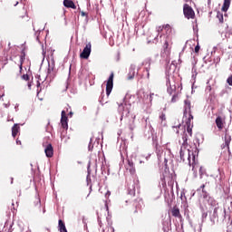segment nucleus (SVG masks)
I'll return each instance as SVG.
<instances>
[{"label":"nucleus","instance_id":"1","mask_svg":"<svg viewBox=\"0 0 232 232\" xmlns=\"http://www.w3.org/2000/svg\"><path fill=\"white\" fill-rule=\"evenodd\" d=\"M158 37L160 39L162 50L160 53L161 57H169L171 53V46H173V29L169 24L160 25L156 27Z\"/></svg>","mask_w":232,"mask_h":232},{"label":"nucleus","instance_id":"2","mask_svg":"<svg viewBox=\"0 0 232 232\" xmlns=\"http://www.w3.org/2000/svg\"><path fill=\"white\" fill-rule=\"evenodd\" d=\"M197 157H198V150L197 148L194 150H189L188 147H180L179 150V159L182 162H186V159L188 162V166L192 167V171L194 173V177H197V164H198V160H197Z\"/></svg>","mask_w":232,"mask_h":232},{"label":"nucleus","instance_id":"3","mask_svg":"<svg viewBox=\"0 0 232 232\" xmlns=\"http://www.w3.org/2000/svg\"><path fill=\"white\" fill-rule=\"evenodd\" d=\"M30 21V16H28V12L26 9L23 8L20 10L16 16L17 24H21L22 26H26V23Z\"/></svg>","mask_w":232,"mask_h":232},{"label":"nucleus","instance_id":"4","mask_svg":"<svg viewBox=\"0 0 232 232\" xmlns=\"http://www.w3.org/2000/svg\"><path fill=\"white\" fill-rule=\"evenodd\" d=\"M183 14L186 17V19H194L195 18V11H193V8L189 6V5L185 4L183 6Z\"/></svg>","mask_w":232,"mask_h":232},{"label":"nucleus","instance_id":"5","mask_svg":"<svg viewBox=\"0 0 232 232\" xmlns=\"http://www.w3.org/2000/svg\"><path fill=\"white\" fill-rule=\"evenodd\" d=\"M92 53V43H88L83 48L82 52L80 53L81 59H90Z\"/></svg>","mask_w":232,"mask_h":232},{"label":"nucleus","instance_id":"6","mask_svg":"<svg viewBox=\"0 0 232 232\" xmlns=\"http://www.w3.org/2000/svg\"><path fill=\"white\" fill-rule=\"evenodd\" d=\"M113 77H115V75L111 72L106 83L107 97H110V93H111V90H113Z\"/></svg>","mask_w":232,"mask_h":232},{"label":"nucleus","instance_id":"7","mask_svg":"<svg viewBox=\"0 0 232 232\" xmlns=\"http://www.w3.org/2000/svg\"><path fill=\"white\" fill-rule=\"evenodd\" d=\"M226 124V117L225 116H218L216 118V126L219 131L224 130V126Z\"/></svg>","mask_w":232,"mask_h":232},{"label":"nucleus","instance_id":"8","mask_svg":"<svg viewBox=\"0 0 232 232\" xmlns=\"http://www.w3.org/2000/svg\"><path fill=\"white\" fill-rule=\"evenodd\" d=\"M61 124L63 130L68 129V117L66 116V111H62Z\"/></svg>","mask_w":232,"mask_h":232},{"label":"nucleus","instance_id":"9","mask_svg":"<svg viewBox=\"0 0 232 232\" xmlns=\"http://www.w3.org/2000/svg\"><path fill=\"white\" fill-rule=\"evenodd\" d=\"M44 153L48 159H52V157H53V147L52 144L49 143L45 146Z\"/></svg>","mask_w":232,"mask_h":232},{"label":"nucleus","instance_id":"10","mask_svg":"<svg viewBox=\"0 0 232 232\" xmlns=\"http://www.w3.org/2000/svg\"><path fill=\"white\" fill-rule=\"evenodd\" d=\"M171 215L172 217H175V218H182V215L180 214V209L177 206H174L172 208Z\"/></svg>","mask_w":232,"mask_h":232},{"label":"nucleus","instance_id":"11","mask_svg":"<svg viewBox=\"0 0 232 232\" xmlns=\"http://www.w3.org/2000/svg\"><path fill=\"white\" fill-rule=\"evenodd\" d=\"M63 6L65 8H72V10H77V5L72 0H63Z\"/></svg>","mask_w":232,"mask_h":232},{"label":"nucleus","instance_id":"12","mask_svg":"<svg viewBox=\"0 0 232 232\" xmlns=\"http://www.w3.org/2000/svg\"><path fill=\"white\" fill-rule=\"evenodd\" d=\"M126 169L130 171V175H135V166L133 164V161L128 160V165L126 167Z\"/></svg>","mask_w":232,"mask_h":232},{"label":"nucleus","instance_id":"13","mask_svg":"<svg viewBox=\"0 0 232 232\" xmlns=\"http://www.w3.org/2000/svg\"><path fill=\"white\" fill-rule=\"evenodd\" d=\"M20 130H21V127L17 123H15L12 127V137H14V139H15V137H17V133H19Z\"/></svg>","mask_w":232,"mask_h":232},{"label":"nucleus","instance_id":"14","mask_svg":"<svg viewBox=\"0 0 232 232\" xmlns=\"http://www.w3.org/2000/svg\"><path fill=\"white\" fill-rule=\"evenodd\" d=\"M186 113H191V102L188 100L185 101L184 115H186Z\"/></svg>","mask_w":232,"mask_h":232},{"label":"nucleus","instance_id":"15","mask_svg":"<svg viewBox=\"0 0 232 232\" xmlns=\"http://www.w3.org/2000/svg\"><path fill=\"white\" fill-rule=\"evenodd\" d=\"M58 227L60 232H68V230L66 229V225H64L63 219H59Z\"/></svg>","mask_w":232,"mask_h":232},{"label":"nucleus","instance_id":"16","mask_svg":"<svg viewBox=\"0 0 232 232\" xmlns=\"http://www.w3.org/2000/svg\"><path fill=\"white\" fill-rule=\"evenodd\" d=\"M229 144H231V135L226 133L225 134V145H224V148L227 147V149L229 150Z\"/></svg>","mask_w":232,"mask_h":232},{"label":"nucleus","instance_id":"17","mask_svg":"<svg viewBox=\"0 0 232 232\" xmlns=\"http://www.w3.org/2000/svg\"><path fill=\"white\" fill-rule=\"evenodd\" d=\"M182 141L181 148H188V133H186V131H184L182 135Z\"/></svg>","mask_w":232,"mask_h":232},{"label":"nucleus","instance_id":"18","mask_svg":"<svg viewBox=\"0 0 232 232\" xmlns=\"http://www.w3.org/2000/svg\"><path fill=\"white\" fill-rule=\"evenodd\" d=\"M25 59H26V53H24V51H23L22 54L20 55V65H19L20 72H21V70H23V64H24Z\"/></svg>","mask_w":232,"mask_h":232},{"label":"nucleus","instance_id":"19","mask_svg":"<svg viewBox=\"0 0 232 232\" xmlns=\"http://www.w3.org/2000/svg\"><path fill=\"white\" fill-rule=\"evenodd\" d=\"M211 209L213 210L212 218H218V211H220L222 213V208H220V207H216Z\"/></svg>","mask_w":232,"mask_h":232},{"label":"nucleus","instance_id":"20","mask_svg":"<svg viewBox=\"0 0 232 232\" xmlns=\"http://www.w3.org/2000/svg\"><path fill=\"white\" fill-rule=\"evenodd\" d=\"M18 226L21 232H32V230H30V228L28 227V226L23 223L18 224Z\"/></svg>","mask_w":232,"mask_h":232},{"label":"nucleus","instance_id":"21","mask_svg":"<svg viewBox=\"0 0 232 232\" xmlns=\"http://www.w3.org/2000/svg\"><path fill=\"white\" fill-rule=\"evenodd\" d=\"M231 5V0H224V4L222 6V11L226 12L227 10H229V5Z\"/></svg>","mask_w":232,"mask_h":232},{"label":"nucleus","instance_id":"22","mask_svg":"<svg viewBox=\"0 0 232 232\" xmlns=\"http://www.w3.org/2000/svg\"><path fill=\"white\" fill-rule=\"evenodd\" d=\"M208 204H209V206H211V209H213V208H215L220 207V206L218 205V202H217V200H215V199H213V198L208 199Z\"/></svg>","mask_w":232,"mask_h":232},{"label":"nucleus","instance_id":"23","mask_svg":"<svg viewBox=\"0 0 232 232\" xmlns=\"http://www.w3.org/2000/svg\"><path fill=\"white\" fill-rule=\"evenodd\" d=\"M134 77H135V68L131 67L128 73V79L129 81H131V79H133Z\"/></svg>","mask_w":232,"mask_h":232},{"label":"nucleus","instance_id":"24","mask_svg":"<svg viewBox=\"0 0 232 232\" xmlns=\"http://www.w3.org/2000/svg\"><path fill=\"white\" fill-rule=\"evenodd\" d=\"M177 92V86L172 85L171 87H167V92L169 93L170 95H173Z\"/></svg>","mask_w":232,"mask_h":232},{"label":"nucleus","instance_id":"25","mask_svg":"<svg viewBox=\"0 0 232 232\" xmlns=\"http://www.w3.org/2000/svg\"><path fill=\"white\" fill-rule=\"evenodd\" d=\"M129 129L130 131H133L135 130V116L132 118L131 123L129 124Z\"/></svg>","mask_w":232,"mask_h":232},{"label":"nucleus","instance_id":"26","mask_svg":"<svg viewBox=\"0 0 232 232\" xmlns=\"http://www.w3.org/2000/svg\"><path fill=\"white\" fill-rule=\"evenodd\" d=\"M217 17L219 19V23H224V15L222 14L218 13Z\"/></svg>","mask_w":232,"mask_h":232},{"label":"nucleus","instance_id":"27","mask_svg":"<svg viewBox=\"0 0 232 232\" xmlns=\"http://www.w3.org/2000/svg\"><path fill=\"white\" fill-rule=\"evenodd\" d=\"M179 101V94H174L171 98V102H177Z\"/></svg>","mask_w":232,"mask_h":232},{"label":"nucleus","instance_id":"28","mask_svg":"<svg viewBox=\"0 0 232 232\" xmlns=\"http://www.w3.org/2000/svg\"><path fill=\"white\" fill-rule=\"evenodd\" d=\"M187 132L188 133L189 137H192L193 129L191 127H187Z\"/></svg>","mask_w":232,"mask_h":232},{"label":"nucleus","instance_id":"29","mask_svg":"<svg viewBox=\"0 0 232 232\" xmlns=\"http://www.w3.org/2000/svg\"><path fill=\"white\" fill-rule=\"evenodd\" d=\"M160 119L161 122H164V121H166V113L162 112L160 115Z\"/></svg>","mask_w":232,"mask_h":232},{"label":"nucleus","instance_id":"30","mask_svg":"<svg viewBox=\"0 0 232 232\" xmlns=\"http://www.w3.org/2000/svg\"><path fill=\"white\" fill-rule=\"evenodd\" d=\"M166 86H167V88H170L171 86H173V85H171V81L169 80V78H167Z\"/></svg>","mask_w":232,"mask_h":232},{"label":"nucleus","instance_id":"31","mask_svg":"<svg viewBox=\"0 0 232 232\" xmlns=\"http://www.w3.org/2000/svg\"><path fill=\"white\" fill-rule=\"evenodd\" d=\"M22 79H23L24 81H30V76H29L28 74H24V75L22 76Z\"/></svg>","mask_w":232,"mask_h":232},{"label":"nucleus","instance_id":"32","mask_svg":"<svg viewBox=\"0 0 232 232\" xmlns=\"http://www.w3.org/2000/svg\"><path fill=\"white\" fill-rule=\"evenodd\" d=\"M227 82L229 86H232V75H230L227 80Z\"/></svg>","mask_w":232,"mask_h":232},{"label":"nucleus","instance_id":"33","mask_svg":"<svg viewBox=\"0 0 232 232\" xmlns=\"http://www.w3.org/2000/svg\"><path fill=\"white\" fill-rule=\"evenodd\" d=\"M81 15H82V17H86V19H88V13L82 11Z\"/></svg>","mask_w":232,"mask_h":232},{"label":"nucleus","instance_id":"34","mask_svg":"<svg viewBox=\"0 0 232 232\" xmlns=\"http://www.w3.org/2000/svg\"><path fill=\"white\" fill-rule=\"evenodd\" d=\"M198 52H200V45H197L196 47H195V53H198Z\"/></svg>","mask_w":232,"mask_h":232},{"label":"nucleus","instance_id":"35","mask_svg":"<svg viewBox=\"0 0 232 232\" xmlns=\"http://www.w3.org/2000/svg\"><path fill=\"white\" fill-rule=\"evenodd\" d=\"M124 106H126V103H121V104H120V105H119V110H120V111L124 110Z\"/></svg>","mask_w":232,"mask_h":232},{"label":"nucleus","instance_id":"36","mask_svg":"<svg viewBox=\"0 0 232 232\" xmlns=\"http://www.w3.org/2000/svg\"><path fill=\"white\" fill-rule=\"evenodd\" d=\"M186 126H187V128L191 127V120H188V121H186Z\"/></svg>","mask_w":232,"mask_h":232},{"label":"nucleus","instance_id":"37","mask_svg":"<svg viewBox=\"0 0 232 232\" xmlns=\"http://www.w3.org/2000/svg\"><path fill=\"white\" fill-rule=\"evenodd\" d=\"M199 175L200 176L204 175V168L203 167L199 168Z\"/></svg>","mask_w":232,"mask_h":232},{"label":"nucleus","instance_id":"38","mask_svg":"<svg viewBox=\"0 0 232 232\" xmlns=\"http://www.w3.org/2000/svg\"><path fill=\"white\" fill-rule=\"evenodd\" d=\"M179 128H180V124L179 126L173 127V130H176V133H179Z\"/></svg>","mask_w":232,"mask_h":232},{"label":"nucleus","instance_id":"39","mask_svg":"<svg viewBox=\"0 0 232 232\" xmlns=\"http://www.w3.org/2000/svg\"><path fill=\"white\" fill-rule=\"evenodd\" d=\"M188 115H189V117H188V121H193V114H191V112L190 113H188Z\"/></svg>","mask_w":232,"mask_h":232},{"label":"nucleus","instance_id":"40","mask_svg":"<svg viewBox=\"0 0 232 232\" xmlns=\"http://www.w3.org/2000/svg\"><path fill=\"white\" fill-rule=\"evenodd\" d=\"M153 95H155V93H150V102L153 101Z\"/></svg>","mask_w":232,"mask_h":232},{"label":"nucleus","instance_id":"41","mask_svg":"<svg viewBox=\"0 0 232 232\" xmlns=\"http://www.w3.org/2000/svg\"><path fill=\"white\" fill-rule=\"evenodd\" d=\"M130 195H135V188H133V189L129 192Z\"/></svg>","mask_w":232,"mask_h":232},{"label":"nucleus","instance_id":"42","mask_svg":"<svg viewBox=\"0 0 232 232\" xmlns=\"http://www.w3.org/2000/svg\"><path fill=\"white\" fill-rule=\"evenodd\" d=\"M146 72H147V77L148 79H150V69L146 68Z\"/></svg>","mask_w":232,"mask_h":232},{"label":"nucleus","instance_id":"43","mask_svg":"<svg viewBox=\"0 0 232 232\" xmlns=\"http://www.w3.org/2000/svg\"><path fill=\"white\" fill-rule=\"evenodd\" d=\"M92 150H93V146H92V142H90V145H89V151H92Z\"/></svg>","mask_w":232,"mask_h":232},{"label":"nucleus","instance_id":"44","mask_svg":"<svg viewBox=\"0 0 232 232\" xmlns=\"http://www.w3.org/2000/svg\"><path fill=\"white\" fill-rule=\"evenodd\" d=\"M3 97H5V92L2 91V93H0V101L3 99Z\"/></svg>","mask_w":232,"mask_h":232},{"label":"nucleus","instance_id":"45","mask_svg":"<svg viewBox=\"0 0 232 232\" xmlns=\"http://www.w3.org/2000/svg\"><path fill=\"white\" fill-rule=\"evenodd\" d=\"M16 144H18L19 146H21V140L19 139H16Z\"/></svg>","mask_w":232,"mask_h":232},{"label":"nucleus","instance_id":"46","mask_svg":"<svg viewBox=\"0 0 232 232\" xmlns=\"http://www.w3.org/2000/svg\"><path fill=\"white\" fill-rule=\"evenodd\" d=\"M204 188H206V185H201L200 188L202 189L203 193H204Z\"/></svg>","mask_w":232,"mask_h":232},{"label":"nucleus","instance_id":"47","mask_svg":"<svg viewBox=\"0 0 232 232\" xmlns=\"http://www.w3.org/2000/svg\"><path fill=\"white\" fill-rule=\"evenodd\" d=\"M53 69H50V67L48 68V71H47V73H52V71H53Z\"/></svg>","mask_w":232,"mask_h":232},{"label":"nucleus","instance_id":"48","mask_svg":"<svg viewBox=\"0 0 232 232\" xmlns=\"http://www.w3.org/2000/svg\"><path fill=\"white\" fill-rule=\"evenodd\" d=\"M208 90H209V92H211V86H208Z\"/></svg>","mask_w":232,"mask_h":232},{"label":"nucleus","instance_id":"49","mask_svg":"<svg viewBox=\"0 0 232 232\" xmlns=\"http://www.w3.org/2000/svg\"><path fill=\"white\" fill-rule=\"evenodd\" d=\"M70 115H71V117H72V115H73V112H72V111H71V112H70Z\"/></svg>","mask_w":232,"mask_h":232},{"label":"nucleus","instance_id":"50","mask_svg":"<svg viewBox=\"0 0 232 232\" xmlns=\"http://www.w3.org/2000/svg\"><path fill=\"white\" fill-rule=\"evenodd\" d=\"M110 195V192H107L106 196Z\"/></svg>","mask_w":232,"mask_h":232},{"label":"nucleus","instance_id":"51","mask_svg":"<svg viewBox=\"0 0 232 232\" xmlns=\"http://www.w3.org/2000/svg\"><path fill=\"white\" fill-rule=\"evenodd\" d=\"M224 215H226V210L223 211Z\"/></svg>","mask_w":232,"mask_h":232},{"label":"nucleus","instance_id":"52","mask_svg":"<svg viewBox=\"0 0 232 232\" xmlns=\"http://www.w3.org/2000/svg\"><path fill=\"white\" fill-rule=\"evenodd\" d=\"M18 4H19V3H16V5H14V6H17Z\"/></svg>","mask_w":232,"mask_h":232},{"label":"nucleus","instance_id":"53","mask_svg":"<svg viewBox=\"0 0 232 232\" xmlns=\"http://www.w3.org/2000/svg\"><path fill=\"white\" fill-rule=\"evenodd\" d=\"M38 86H41V83H38Z\"/></svg>","mask_w":232,"mask_h":232},{"label":"nucleus","instance_id":"54","mask_svg":"<svg viewBox=\"0 0 232 232\" xmlns=\"http://www.w3.org/2000/svg\"><path fill=\"white\" fill-rule=\"evenodd\" d=\"M188 2V0H186Z\"/></svg>","mask_w":232,"mask_h":232}]
</instances>
